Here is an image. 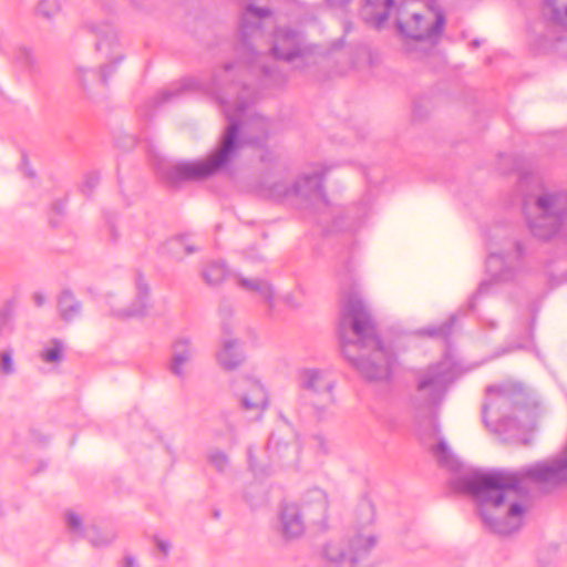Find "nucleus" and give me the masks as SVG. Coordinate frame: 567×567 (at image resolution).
<instances>
[{
	"label": "nucleus",
	"mask_w": 567,
	"mask_h": 567,
	"mask_svg": "<svg viewBox=\"0 0 567 567\" xmlns=\"http://www.w3.org/2000/svg\"><path fill=\"white\" fill-rule=\"evenodd\" d=\"M136 287V299L135 301L126 309H122L118 311H114V316L121 319H127L133 317H141L146 313L148 307V293L150 288L143 276L138 274L135 279Z\"/></svg>",
	"instance_id": "nucleus-24"
},
{
	"label": "nucleus",
	"mask_w": 567,
	"mask_h": 567,
	"mask_svg": "<svg viewBox=\"0 0 567 567\" xmlns=\"http://www.w3.org/2000/svg\"><path fill=\"white\" fill-rule=\"evenodd\" d=\"M431 451L440 466L445 467L451 472L460 470V462L455 458L443 440H440L437 444L432 446Z\"/></svg>",
	"instance_id": "nucleus-29"
},
{
	"label": "nucleus",
	"mask_w": 567,
	"mask_h": 567,
	"mask_svg": "<svg viewBox=\"0 0 567 567\" xmlns=\"http://www.w3.org/2000/svg\"><path fill=\"white\" fill-rule=\"evenodd\" d=\"M248 391L241 394L240 405L248 412L252 413L254 419H259L269 404V399L264 385L256 380L247 379Z\"/></svg>",
	"instance_id": "nucleus-20"
},
{
	"label": "nucleus",
	"mask_w": 567,
	"mask_h": 567,
	"mask_svg": "<svg viewBox=\"0 0 567 567\" xmlns=\"http://www.w3.org/2000/svg\"><path fill=\"white\" fill-rule=\"evenodd\" d=\"M11 312L12 310L9 305H6L0 309V334L4 331L6 327L8 326Z\"/></svg>",
	"instance_id": "nucleus-42"
},
{
	"label": "nucleus",
	"mask_w": 567,
	"mask_h": 567,
	"mask_svg": "<svg viewBox=\"0 0 567 567\" xmlns=\"http://www.w3.org/2000/svg\"><path fill=\"white\" fill-rule=\"evenodd\" d=\"M456 317L453 315L443 323L420 330V334L431 338H446L452 333Z\"/></svg>",
	"instance_id": "nucleus-33"
},
{
	"label": "nucleus",
	"mask_w": 567,
	"mask_h": 567,
	"mask_svg": "<svg viewBox=\"0 0 567 567\" xmlns=\"http://www.w3.org/2000/svg\"><path fill=\"white\" fill-rule=\"evenodd\" d=\"M115 71L110 69V65H100L96 71L92 68L78 66L75 71V80L79 86L87 94L91 95L93 90L100 86H106L110 76Z\"/></svg>",
	"instance_id": "nucleus-21"
},
{
	"label": "nucleus",
	"mask_w": 567,
	"mask_h": 567,
	"mask_svg": "<svg viewBox=\"0 0 567 567\" xmlns=\"http://www.w3.org/2000/svg\"><path fill=\"white\" fill-rule=\"evenodd\" d=\"M360 511L367 515L364 524H371L373 522L374 511L372 504L364 502L360 505Z\"/></svg>",
	"instance_id": "nucleus-43"
},
{
	"label": "nucleus",
	"mask_w": 567,
	"mask_h": 567,
	"mask_svg": "<svg viewBox=\"0 0 567 567\" xmlns=\"http://www.w3.org/2000/svg\"><path fill=\"white\" fill-rule=\"evenodd\" d=\"M14 63L22 71L33 74L38 71L37 58L28 47H19L14 53Z\"/></svg>",
	"instance_id": "nucleus-30"
},
{
	"label": "nucleus",
	"mask_w": 567,
	"mask_h": 567,
	"mask_svg": "<svg viewBox=\"0 0 567 567\" xmlns=\"http://www.w3.org/2000/svg\"><path fill=\"white\" fill-rule=\"evenodd\" d=\"M333 7H344L351 2V0H327Z\"/></svg>",
	"instance_id": "nucleus-48"
},
{
	"label": "nucleus",
	"mask_w": 567,
	"mask_h": 567,
	"mask_svg": "<svg viewBox=\"0 0 567 567\" xmlns=\"http://www.w3.org/2000/svg\"><path fill=\"white\" fill-rule=\"evenodd\" d=\"M60 10V6L56 0H40L38 6L39 14L47 19H51Z\"/></svg>",
	"instance_id": "nucleus-38"
},
{
	"label": "nucleus",
	"mask_w": 567,
	"mask_h": 567,
	"mask_svg": "<svg viewBox=\"0 0 567 567\" xmlns=\"http://www.w3.org/2000/svg\"><path fill=\"white\" fill-rule=\"evenodd\" d=\"M219 73L214 76L212 85L204 84L198 79L184 78L181 82L161 91L154 96L155 106L171 103L187 93H198L214 97L221 105L228 121L216 148L206 159L195 162H168L158 161L155 165L158 177L168 186L176 187L185 182L204 181L225 167L237 155L241 144L262 147L272 133V122L257 112H248V106L240 101L233 113L229 106L219 95L217 80Z\"/></svg>",
	"instance_id": "nucleus-1"
},
{
	"label": "nucleus",
	"mask_w": 567,
	"mask_h": 567,
	"mask_svg": "<svg viewBox=\"0 0 567 567\" xmlns=\"http://www.w3.org/2000/svg\"><path fill=\"white\" fill-rule=\"evenodd\" d=\"M454 379V369L450 361H440L414 372V388L410 393L413 410L430 415L445 398Z\"/></svg>",
	"instance_id": "nucleus-8"
},
{
	"label": "nucleus",
	"mask_w": 567,
	"mask_h": 567,
	"mask_svg": "<svg viewBox=\"0 0 567 567\" xmlns=\"http://www.w3.org/2000/svg\"><path fill=\"white\" fill-rule=\"evenodd\" d=\"M243 69L241 63H227L223 68L217 69L213 72L209 80H205L203 78L192 76L193 79L200 80L206 85H212L214 83V76L216 73H219V78L217 80V84L219 85V95L227 103L230 109V112H235L238 107L240 101H244L248 106V112L250 111V106L248 102V97L254 100V96L250 94V89L246 82L240 84L234 81V76Z\"/></svg>",
	"instance_id": "nucleus-13"
},
{
	"label": "nucleus",
	"mask_w": 567,
	"mask_h": 567,
	"mask_svg": "<svg viewBox=\"0 0 567 567\" xmlns=\"http://www.w3.org/2000/svg\"><path fill=\"white\" fill-rule=\"evenodd\" d=\"M270 16V9L248 4L241 17L237 51L247 70L254 75L268 76L271 73L266 63L269 56L262 49L265 33L261 25L262 20Z\"/></svg>",
	"instance_id": "nucleus-6"
},
{
	"label": "nucleus",
	"mask_w": 567,
	"mask_h": 567,
	"mask_svg": "<svg viewBox=\"0 0 567 567\" xmlns=\"http://www.w3.org/2000/svg\"><path fill=\"white\" fill-rule=\"evenodd\" d=\"M58 311L63 321L71 322L82 312V302L70 289H63L58 298Z\"/></svg>",
	"instance_id": "nucleus-26"
},
{
	"label": "nucleus",
	"mask_w": 567,
	"mask_h": 567,
	"mask_svg": "<svg viewBox=\"0 0 567 567\" xmlns=\"http://www.w3.org/2000/svg\"><path fill=\"white\" fill-rule=\"evenodd\" d=\"M280 533L287 538H297L305 530L300 508L296 504H285L279 514Z\"/></svg>",
	"instance_id": "nucleus-22"
},
{
	"label": "nucleus",
	"mask_w": 567,
	"mask_h": 567,
	"mask_svg": "<svg viewBox=\"0 0 567 567\" xmlns=\"http://www.w3.org/2000/svg\"><path fill=\"white\" fill-rule=\"evenodd\" d=\"M269 464L258 462L251 446L247 450L248 463L255 475L270 474L271 466H292L297 463L299 444L293 434L282 435L279 431L274 432L267 444Z\"/></svg>",
	"instance_id": "nucleus-11"
},
{
	"label": "nucleus",
	"mask_w": 567,
	"mask_h": 567,
	"mask_svg": "<svg viewBox=\"0 0 567 567\" xmlns=\"http://www.w3.org/2000/svg\"><path fill=\"white\" fill-rule=\"evenodd\" d=\"M155 544L157 549L164 555L167 556L171 550V543L168 540L155 537Z\"/></svg>",
	"instance_id": "nucleus-44"
},
{
	"label": "nucleus",
	"mask_w": 567,
	"mask_h": 567,
	"mask_svg": "<svg viewBox=\"0 0 567 567\" xmlns=\"http://www.w3.org/2000/svg\"><path fill=\"white\" fill-rule=\"evenodd\" d=\"M269 50V48H267ZM276 59L292 61L302 55L301 35L289 28L276 30L274 43L270 48Z\"/></svg>",
	"instance_id": "nucleus-18"
},
{
	"label": "nucleus",
	"mask_w": 567,
	"mask_h": 567,
	"mask_svg": "<svg viewBox=\"0 0 567 567\" xmlns=\"http://www.w3.org/2000/svg\"><path fill=\"white\" fill-rule=\"evenodd\" d=\"M66 524L71 532L84 535L86 528H83L82 519L78 514L69 512L66 514Z\"/></svg>",
	"instance_id": "nucleus-40"
},
{
	"label": "nucleus",
	"mask_w": 567,
	"mask_h": 567,
	"mask_svg": "<svg viewBox=\"0 0 567 567\" xmlns=\"http://www.w3.org/2000/svg\"><path fill=\"white\" fill-rule=\"evenodd\" d=\"M504 246L506 248L497 249L492 243L487 244L486 268L493 277L499 280L508 279L509 274L524 256V246L520 241L506 239Z\"/></svg>",
	"instance_id": "nucleus-14"
},
{
	"label": "nucleus",
	"mask_w": 567,
	"mask_h": 567,
	"mask_svg": "<svg viewBox=\"0 0 567 567\" xmlns=\"http://www.w3.org/2000/svg\"><path fill=\"white\" fill-rule=\"evenodd\" d=\"M63 343L59 339H53L51 347L44 349L41 358L49 363L58 362L62 359Z\"/></svg>",
	"instance_id": "nucleus-36"
},
{
	"label": "nucleus",
	"mask_w": 567,
	"mask_h": 567,
	"mask_svg": "<svg viewBox=\"0 0 567 567\" xmlns=\"http://www.w3.org/2000/svg\"><path fill=\"white\" fill-rule=\"evenodd\" d=\"M122 567H138L137 560L131 555H126Z\"/></svg>",
	"instance_id": "nucleus-46"
},
{
	"label": "nucleus",
	"mask_w": 567,
	"mask_h": 567,
	"mask_svg": "<svg viewBox=\"0 0 567 567\" xmlns=\"http://www.w3.org/2000/svg\"><path fill=\"white\" fill-rule=\"evenodd\" d=\"M296 412L298 415L313 416L326 421L334 415V379L321 369L306 368L299 371Z\"/></svg>",
	"instance_id": "nucleus-5"
},
{
	"label": "nucleus",
	"mask_w": 567,
	"mask_h": 567,
	"mask_svg": "<svg viewBox=\"0 0 567 567\" xmlns=\"http://www.w3.org/2000/svg\"><path fill=\"white\" fill-rule=\"evenodd\" d=\"M523 210L532 235L540 240L558 236L567 221V192L545 189L523 200Z\"/></svg>",
	"instance_id": "nucleus-4"
},
{
	"label": "nucleus",
	"mask_w": 567,
	"mask_h": 567,
	"mask_svg": "<svg viewBox=\"0 0 567 567\" xmlns=\"http://www.w3.org/2000/svg\"><path fill=\"white\" fill-rule=\"evenodd\" d=\"M226 276V267L223 262H212L203 271V277L208 285H219Z\"/></svg>",
	"instance_id": "nucleus-34"
},
{
	"label": "nucleus",
	"mask_w": 567,
	"mask_h": 567,
	"mask_svg": "<svg viewBox=\"0 0 567 567\" xmlns=\"http://www.w3.org/2000/svg\"><path fill=\"white\" fill-rule=\"evenodd\" d=\"M377 544L372 534L357 532L346 540H332L324 545L322 555L334 567H374L369 555Z\"/></svg>",
	"instance_id": "nucleus-9"
},
{
	"label": "nucleus",
	"mask_w": 567,
	"mask_h": 567,
	"mask_svg": "<svg viewBox=\"0 0 567 567\" xmlns=\"http://www.w3.org/2000/svg\"><path fill=\"white\" fill-rule=\"evenodd\" d=\"M526 482L545 488L567 482V449L557 457L520 467L474 471L453 480V488L471 494L477 513L492 532L508 535L518 530L527 509Z\"/></svg>",
	"instance_id": "nucleus-2"
},
{
	"label": "nucleus",
	"mask_w": 567,
	"mask_h": 567,
	"mask_svg": "<svg viewBox=\"0 0 567 567\" xmlns=\"http://www.w3.org/2000/svg\"><path fill=\"white\" fill-rule=\"evenodd\" d=\"M0 368L4 374H12L14 372L12 350H6L0 354Z\"/></svg>",
	"instance_id": "nucleus-41"
},
{
	"label": "nucleus",
	"mask_w": 567,
	"mask_h": 567,
	"mask_svg": "<svg viewBox=\"0 0 567 567\" xmlns=\"http://www.w3.org/2000/svg\"><path fill=\"white\" fill-rule=\"evenodd\" d=\"M96 42L95 51L103 62V65H110L115 71L117 65L124 60L122 45L118 35L113 25L104 23L95 29Z\"/></svg>",
	"instance_id": "nucleus-15"
},
{
	"label": "nucleus",
	"mask_w": 567,
	"mask_h": 567,
	"mask_svg": "<svg viewBox=\"0 0 567 567\" xmlns=\"http://www.w3.org/2000/svg\"><path fill=\"white\" fill-rule=\"evenodd\" d=\"M260 162L267 169H274L276 175L267 173L261 181L260 193L262 196L275 199H295V179H288L285 175L286 167L280 164L278 155L272 150H264Z\"/></svg>",
	"instance_id": "nucleus-12"
},
{
	"label": "nucleus",
	"mask_w": 567,
	"mask_h": 567,
	"mask_svg": "<svg viewBox=\"0 0 567 567\" xmlns=\"http://www.w3.org/2000/svg\"><path fill=\"white\" fill-rule=\"evenodd\" d=\"M295 199L313 205L323 200V172L313 169L305 172L295 179Z\"/></svg>",
	"instance_id": "nucleus-17"
},
{
	"label": "nucleus",
	"mask_w": 567,
	"mask_h": 567,
	"mask_svg": "<svg viewBox=\"0 0 567 567\" xmlns=\"http://www.w3.org/2000/svg\"><path fill=\"white\" fill-rule=\"evenodd\" d=\"M21 171L23 172L24 176L30 179H33L35 177V172L31 168L29 161L25 156H23L22 158Z\"/></svg>",
	"instance_id": "nucleus-45"
},
{
	"label": "nucleus",
	"mask_w": 567,
	"mask_h": 567,
	"mask_svg": "<svg viewBox=\"0 0 567 567\" xmlns=\"http://www.w3.org/2000/svg\"><path fill=\"white\" fill-rule=\"evenodd\" d=\"M488 288H489V284H487V282H482V284L480 285V287H478L477 293H478V295L487 293Z\"/></svg>",
	"instance_id": "nucleus-49"
},
{
	"label": "nucleus",
	"mask_w": 567,
	"mask_h": 567,
	"mask_svg": "<svg viewBox=\"0 0 567 567\" xmlns=\"http://www.w3.org/2000/svg\"><path fill=\"white\" fill-rule=\"evenodd\" d=\"M395 0H365L362 16L367 23L375 29H381L389 19L390 10L394 7Z\"/></svg>",
	"instance_id": "nucleus-25"
},
{
	"label": "nucleus",
	"mask_w": 567,
	"mask_h": 567,
	"mask_svg": "<svg viewBox=\"0 0 567 567\" xmlns=\"http://www.w3.org/2000/svg\"><path fill=\"white\" fill-rule=\"evenodd\" d=\"M338 277L342 295L339 319L342 353L367 380H388L395 355L381 341L375 319L355 289L350 261L338 272Z\"/></svg>",
	"instance_id": "nucleus-3"
},
{
	"label": "nucleus",
	"mask_w": 567,
	"mask_h": 567,
	"mask_svg": "<svg viewBox=\"0 0 567 567\" xmlns=\"http://www.w3.org/2000/svg\"><path fill=\"white\" fill-rule=\"evenodd\" d=\"M402 2L398 9L396 27L399 32L409 40L422 41L436 39L445 25V16L435 0H427V7L423 12L412 11L409 20L403 18Z\"/></svg>",
	"instance_id": "nucleus-10"
},
{
	"label": "nucleus",
	"mask_w": 567,
	"mask_h": 567,
	"mask_svg": "<svg viewBox=\"0 0 567 567\" xmlns=\"http://www.w3.org/2000/svg\"><path fill=\"white\" fill-rule=\"evenodd\" d=\"M480 45H481V41L480 40H473L471 42V47H473V48H478Z\"/></svg>",
	"instance_id": "nucleus-52"
},
{
	"label": "nucleus",
	"mask_w": 567,
	"mask_h": 567,
	"mask_svg": "<svg viewBox=\"0 0 567 567\" xmlns=\"http://www.w3.org/2000/svg\"><path fill=\"white\" fill-rule=\"evenodd\" d=\"M207 460L219 473H224L229 466L228 455L218 449L210 450L207 454Z\"/></svg>",
	"instance_id": "nucleus-35"
},
{
	"label": "nucleus",
	"mask_w": 567,
	"mask_h": 567,
	"mask_svg": "<svg viewBox=\"0 0 567 567\" xmlns=\"http://www.w3.org/2000/svg\"><path fill=\"white\" fill-rule=\"evenodd\" d=\"M164 249L175 259H182L184 256L194 254L198 250L188 241V237L186 235L167 240Z\"/></svg>",
	"instance_id": "nucleus-27"
},
{
	"label": "nucleus",
	"mask_w": 567,
	"mask_h": 567,
	"mask_svg": "<svg viewBox=\"0 0 567 567\" xmlns=\"http://www.w3.org/2000/svg\"><path fill=\"white\" fill-rule=\"evenodd\" d=\"M430 423H431V424H432V426H433V432H434L435 434H437V433H439V429H437V426H436V424L434 423V420H433L432 417L430 419Z\"/></svg>",
	"instance_id": "nucleus-51"
},
{
	"label": "nucleus",
	"mask_w": 567,
	"mask_h": 567,
	"mask_svg": "<svg viewBox=\"0 0 567 567\" xmlns=\"http://www.w3.org/2000/svg\"><path fill=\"white\" fill-rule=\"evenodd\" d=\"M238 282L241 288L257 292L266 302L270 306L272 305L275 292L272 286L268 281L240 277Z\"/></svg>",
	"instance_id": "nucleus-28"
},
{
	"label": "nucleus",
	"mask_w": 567,
	"mask_h": 567,
	"mask_svg": "<svg viewBox=\"0 0 567 567\" xmlns=\"http://www.w3.org/2000/svg\"><path fill=\"white\" fill-rule=\"evenodd\" d=\"M110 235H111V238L113 241L117 240L118 234H117L116 229L114 228V226H110Z\"/></svg>",
	"instance_id": "nucleus-50"
},
{
	"label": "nucleus",
	"mask_w": 567,
	"mask_h": 567,
	"mask_svg": "<svg viewBox=\"0 0 567 567\" xmlns=\"http://www.w3.org/2000/svg\"><path fill=\"white\" fill-rule=\"evenodd\" d=\"M91 544L92 546L94 547H104V546H109L110 544L113 543V540L115 539V533L113 532H107V533H102L100 529H97L96 527L92 526V527H87L85 529V533L83 535Z\"/></svg>",
	"instance_id": "nucleus-32"
},
{
	"label": "nucleus",
	"mask_w": 567,
	"mask_h": 567,
	"mask_svg": "<svg viewBox=\"0 0 567 567\" xmlns=\"http://www.w3.org/2000/svg\"><path fill=\"white\" fill-rule=\"evenodd\" d=\"M100 183V174L97 172H90L84 176L82 183V192L90 195Z\"/></svg>",
	"instance_id": "nucleus-39"
},
{
	"label": "nucleus",
	"mask_w": 567,
	"mask_h": 567,
	"mask_svg": "<svg viewBox=\"0 0 567 567\" xmlns=\"http://www.w3.org/2000/svg\"><path fill=\"white\" fill-rule=\"evenodd\" d=\"M220 315L223 316L221 340L220 349L216 353V359L224 370L233 371L245 361V354L240 341L231 337L233 327L230 322L227 321L226 310L221 309Z\"/></svg>",
	"instance_id": "nucleus-16"
},
{
	"label": "nucleus",
	"mask_w": 567,
	"mask_h": 567,
	"mask_svg": "<svg viewBox=\"0 0 567 567\" xmlns=\"http://www.w3.org/2000/svg\"><path fill=\"white\" fill-rule=\"evenodd\" d=\"M306 511H310V506L313 504L315 508L321 516H324L328 509V498L324 491L321 488H312L308 491L306 495Z\"/></svg>",
	"instance_id": "nucleus-31"
},
{
	"label": "nucleus",
	"mask_w": 567,
	"mask_h": 567,
	"mask_svg": "<svg viewBox=\"0 0 567 567\" xmlns=\"http://www.w3.org/2000/svg\"><path fill=\"white\" fill-rule=\"evenodd\" d=\"M33 301L37 307H42L45 302V297L41 292H35L33 295Z\"/></svg>",
	"instance_id": "nucleus-47"
},
{
	"label": "nucleus",
	"mask_w": 567,
	"mask_h": 567,
	"mask_svg": "<svg viewBox=\"0 0 567 567\" xmlns=\"http://www.w3.org/2000/svg\"><path fill=\"white\" fill-rule=\"evenodd\" d=\"M544 11L555 24L567 28V0H545ZM553 49L567 58V31L554 41Z\"/></svg>",
	"instance_id": "nucleus-19"
},
{
	"label": "nucleus",
	"mask_w": 567,
	"mask_h": 567,
	"mask_svg": "<svg viewBox=\"0 0 567 567\" xmlns=\"http://www.w3.org/2000/svg\"><path fill=\"white\" fill-rule=\"evenodd\" d=\"M526 403V393L522 385L504 383L489 385L482 406V420L486 427L495 432L518 429L515 413Z\"/></svg>",
	"instance_id": "nucleus-7"
},
{
	"label": "nucleus",
	"mask_w": 567,
	"mask_h": 567,
	"mask_svg": "<svg viewBox=\"0 0 567 567\" xmlns=\"http://www.w3.org/2000/svg\"><path fill=\"white\" fill-rule=\"evenodd\" d=\"M194 354L195 348L188 338L177 339L173 343L172 358L168 364L169 371L179 379H184L186 375L185 365L190 362Z\"/></svg>",
	"instance_id": "nucleus-23"
},
{
	"label": "nucleus",
	"mask_w": 567,
	"mask_h": 567,
	"mask_svg": "<svg viewBox=\"0 0 567 567\" xmlns=\"http://www.w3.org/2000/svg\"><path fill=\"white\" fill-rule=\"evenodd\" d=\"M65 213V203L62 199H56L51 204L49 219L53 227L60 225L62 217Z\"/></svg>",
	"instance_id": "nucleus-37"
}]
</instances>
